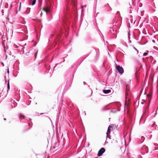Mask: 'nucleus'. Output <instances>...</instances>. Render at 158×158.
Wrapping results in <instances>:
<instances>
[{"instance_id": "obj_1", "label": "nucleus", "mask_w": 158, "mask_h": 158, "mask_svg": "<svg viewBox=\"0 0 158 158\" xmlns=\"http://www.w3.org/2000/svg\"><path fill=\"white\" fill-rule=\"evenodd\" d=\"M112 127L110 125L108 128L106 134V140L107 139V138H109L110 139V135L111 129L110 128H112Z\"/></svg>"}, {"instance_id": "obj_2", "label": "nucleus", "mask_w": 158, "mask_h": 158, "mask_svg": "<svg viewBox=\"0 0 158 158\" xmlns=\"http://www.w3.org/2000/svg\"><path fill=\"white\" fill-rule=\"evenodd\" d=\"M116 69L118 71V72L120 74H122L124 73V70L123 68L120 66L119 65L116 66Z\"/></svg>"}, {"instance_id": "obj_3", "label": "nucleus", "mask_w": 158, "mask_h": 158, "mask_svg": "<svg viewBox=\"0 0 158 158\" xmlns=\"http://www.w3.org/2000/svg\"><path fill=\"white\" fill-rule=\"evenodd\" d=\"M105 149L102 148L100 149V150L98 151V156H101L102 154L105 152Z\"/></svg>"}, {"instance_id": "obj_4", "label": "nucleus", "mask_w": 158, "mask_h": 158, "mask_svg": "<svg viewBox=\"0 0 158 158\" xmlns=\"http://www.w3.org/2000/svg\"><path fill=\"white\" fill-rule=\"evenodd\" d=\"M68 2L69 4L72 5L74 7H76L77 3L75 0H68Z\"/></svg>"}, {"instance_id": "obj_5", "label": "nucleus", "mask_w": 158, "mask_h": 158, "mask_svg": "<svg viewBox=\"0 0 158 158\" xmlns=\"http://www.w3.org/2000/svg\"><path fill=\"white\" fill-rule=\"evenodd\" d=\"M11 106L12 108L15 107L17 106V103L14 100H11Z\"/></svg>"}, {"instance_id": "obj_6", "label": "nucleus", "mask_w": 158, "mask_h": 158, "mask_svg": "<svg viewBox=\"0 0 158 158\" xmlns=\"http://www.w3.org/2000/svg\"><path fill=\"white\" fill-rule=\"evenodd\" d=\"M43 10L45 12L46 14H47V13L50 12V7H44L43 8Z\"/></svg>"}, {"instance_id": "obj_7", "label": "nucleus", "mask_w": 158, "mask_h": 158, "mask_svg": "<svg viewBox=\"0 0 158 158\" xmlns=\"http://www.w3.org/2000/svg\"><path fill=\"white\" fill-rule=\"evenodd\" d=\"M35 52V59L36 58L37 55L38 53V50H36V49H32L30 51V52Z\"/></svg>"}, {"instance_id": "obj_8", "label": "nucleus", "mask_w": 158, "mask_h": 158, "mask_svg": "<svg viewBox=\"0 0 158 158\" xmlns=\"http://www.w3.org/2000/svg\"><path fill=\"white\" fill-rule=\"evenodd\" d=\"M111 90L110 89L105 90L104 89L103 90V92L105 94H108L110 93Z\"/></svg>"}, {"instance_id": "obj_9", "label": "nucleus", "mask_w": 158, "mask_h": 158, "mask_svg": "<svg viewBox=\"0 0 158 158\" xmlns=\"http://www.w3.org/2000/svg\"><path fill=\"white\" fill-rule=\"evenodd\" d=\"M110 32L113 34H115V33H116L117 31L114 30V29L113 28H111L110 30Z\"/></svg>"}, {"instance_id": "obj_10", "label": "nucleus", "mask_w": 158, "mask_h": 158, "mask_svg": "<svg viewBox=\"0 0 158 158\" xmlns=\"http://www.w3.org/2000/svg\"><path fill=\"white\" fill-rule=\"evenodd\" d=\"M30 8H27V9H26V10H25V13L26 14H29L30 11Z\"/></svg>"}, {"instance_id": "obj_11", "label": "nucleus", "mask_w": 158, "mask_h": 158, "mask_svg": "<svg viewBox=\"0 0 158 158\" xmlns=\"http://www.w3.org/2000/svg\"><path fill=\"white\" fill-rule=\"evenodd\" d=\"M142 149L143 150L145 149V152L147 153L148 152V148L147 146H144L143 147Z\"/></svg>"}, {"instance_id": "obj_12", "label": "nucleus", "mask_w": 158, "mask_h": 158, "mask_svg": "<svg viewBox=\"0 0 158 158\" xmlns=\"http://www.w3.org/2000/svg\"><path fill=\"white\" fill-rule=\"evenodd\" d=\"M25 118L24 116L20 114L19 115V118L21 120L22 119H24Z\"/></svg>"}, {"instance_id": "obj_13", "label": "nucleus", "mask_w": 158, "mask_h": 158, "mask_svg": "<svg viewBox=\"0 0 158 158\" xmlns=\"http://www.w3.org/2000/svg\"><path fill=\"white\" fill-rule=\"evenodd\" d=\"M35 2H36V0H33V1H32V4H31V5L33 6V5H34L35 4Z\"/></svg>"}, {"instance_id": "obj_14", "label": "nucleus", "mask_w": 158, "mask_h": 158, "mask_svg": "<svg viewBox=\"0 0 158 158\" xmlns=\"http://www.w3.org/2000/svg\"><path fill=\"white\" fill-rule=\"evenodd\" d=\"M7 85V88H8V90H9L10 89V86L9 82H8Z\"/></svg>"}, {"instance_id": "obj_15", "label": "nucleus", "mask_w": 158, "mask_h": 158, "mask_svg": "<svg viewBox=\"0 0 158 158\" xmlns=\"http://www.w3.org/2000/svg\"><path fill=\"white\" fill-rule=\"evenodd\" d=\"M148 55V53L147 52H145L143 53V56H146Z\"/></svg>"}, {"instance_id": "obj_16", "label": "nucleus", "mask_w": 158, "mask_h": 158, "mask_svg": "<svg viewBox=\"0 0 158 158\" xmlns=\"http://www.w3.org/2000/svg\"><path fill=\"white\" fill-rule=\"evenodd\" d=\"M154 145H155V147L156 148L157 147H158V144H157L154 143Z\"/></svg>"}, {"instance_id": "obj_17", "label": "nucleus", "mask_w": 158, "mask_h": 158, "mask_svg": "<svg viewBox=\"0 0 158 158\" xmlns=\"http://www.w3.org/2000/svg\"><path fill=\"white\" fill-rule=\"evenodd\" d=\"M133 48H134V49H135L136 51H137V53H138V51L137 50V49L136 48H135V47H133Z\"/></svg>"}, {"instance_id": "obj_18", "label": "nucleus", "mask_w": 158, "mask_h": 158, "mask_svg": "<svg viewBox=\"0 0 158 158\" xmlns=\"http://www.w3.org/2000/svg\"><path fill=\"white\" fill-rule=\"evenodd\" d=\"M155 125V123H154L152 125V127H153L154 125Z\"/></svg>"}, {"instance_id": "obj_19", "label": "nucleus", "mask_w": 158, "mask_h": 158, "mask_svg": "<svg viewBox=\"0 0 158 158\" xmlns=\"http://www.w3.org/2000/svg\"><path fill=\"white\" fill-rule=\"evenodd\" d=\"M1 64H2V66H4V63H3V62H1Z\"/></svg>"}, {"instance_id": "obj_20", "label": "nucleus", "mask_w": 158, "mask_h": 158, "mask_svg": "<svg viewBox=\"0 0 158 158\" xmlns=\"http://www.w3.org/2000/svg\"><path fill=\"white\" fill-rule=\"evenodd\" d=\"M141 139H142V140H144V137H143V136H142V137H141Z\"/></svg>"}, {"instance_id": "obj_21", "label": "nucleus", "mask_w": 158, "mask_h": 158, "mask_svg": "<svg viewBox=\"0 0 158 158\" xmlns=\"http://www.w3.org/2000/svg\"><path fill=\"white\" fill-rule=\"evenodd\" d=\"M26 124V125H27V126H29V124H28V123H27Z\"/></svg>"}, {"instance_id": "obj_22", "label": "nucleus", "mask_w": 158, "mask_h": 158, "mask_svg": "<svg viewBox=\"0 0 158 158\" xmlns=\"http://www.w3.org/2000/svg\"><path fill=\"white\" fill-rule=\"evenodd\" d=\"M144 102H144V101L143 102H141V104H144Z\"/></svg>"}, {"instance_id": "obj_23", "label": "nucleus", "mask_w": 158, "mask_h": 158, "mask_svg": "<svg viewBox=\"0 0 158 158\" xmlns=\"http://www.w3.org/2000/svg\"><path fill=\"white\" fill-rule=\"evenodd\" d=\"M7 72L8 73H9V70L8 69H7Z\"/></svg>"}, {"instance_id": "obj_24", "label": "nucleus", "mask_w": 158, "mask_h": 158, "mask_svg": "<svg viewBox=\"0 0 158 158\" xmlns=\"http://www.w3.org/2000/svg\"><path fill=\"white\" fill-rule=\"evenodd\" d=\"M83 84L84 85H85L86 84V83L85 82H83Z\"/></svg>"}, {"instance_id": "obj_25", "label": "nucleus", "mask_w": 158, "mask_h": 158, "mask_svg": "<svg viewBox=\"0 0 158 158\" xmlns=\"http://www.w3.org/2000/svg\"><path fill=\"white\" fill-rule=\"evenodd\" d=\"M21 2H20V7H19V9H20V7H21Z\"/></svg>"}, {"instance_id": "obj_26", "label": "nucleus", "mask_w": 158, "mask_h": 158, "mask_svg": "<svg viewBox=\"0 0 158 158\" xmlns=\"http://www.w3.org/2000/svg\"><path fill=\"white\" fill-rule=\"evenodd\" d=\"M129 43H130L131 42V40H129Z\"/></svg>"}, {"instance_id": "obj_27", "label": "nucleus", "mask_w": 158, "mask_h": 158, "mask_svg": "<svg viewBox=\"0 0 158 158\" xmlns=\"http://www.w3.org/2000/svg\"><path fill=\"white\" fill-rule=\"evenodd\" d=\"M129 32H128V35L129 36Z\"/></svg>"}, {"instance_id": "obj_28", "label": "nucleus", "mask_w": 158, "mask_h": 158, "mask_svg": "<svg viewBox=\"0 0 158 158\" xmlns=\"http://www.w3.org/2000/svg\"><path fill=\"white\" fill-rule=\"evenodd\" d=\"M4 120H6V118H4Z\"/></svg>"}, {"instance_id": "obj_29", "label": "nucleus", "mask_w": 158, "mask_h": 158, "mask_svg": "<svg viewBox=\"0 0 158 158\" xmlns=\"http://www.w3.org/2000/svg\"><path fill=\"white\" fill-rule=\"evenodd\" d=\"M84 114H85V115H86V113L85 112H84Z\"/></svg>"}, {"instance_id": "obj_30", "label": "nucleus", "mask_w": 158, "mask_h": 158, "mask_svg": "<svg viewBox=\"0 0 158 158\" xmlns=\"http://www.w3.org/2000/svg\"><path fill=\"white\" fill-rule=\"evenodd\" d=\"M84 114H85V115H86V113L85 112H84Z\"/></svg>"}, {"instance_id": "obj_31", "label": "nucleus", "mask_w": 158, "mask_h": 158, "mask_svg": "<svg viewBox=\"0 0 158 158\" xmlns=\"http://www.w3.org/2000/svg\"><path fill=\"white\" fill-rule=\"evenodd\" d=\"M119 13V11H118V12H117V13Z\"/></svg>"}, {"instance_id": "obj_32", "label": "nucleus", "mask_w": 158, "mask_h": 158, "mask_svg": "<svg viewBox=\"0 0 158 158\" xmlns=\"http://www.w3.org/2000/svg\"><path fill=\"white\" fill-rule=\"evenodd\" d=\"M42 12H41V14H41V15H42Z\"/></svg>"}, {"instance_id": "obj_33", "label": "nucleus", "mask_w": 158, "mask_h": 158, "mask_svg": "<svg viewBox=\"0 0 158 158\" xmlns=\"http://www.w3.org/2000/svg\"><path fill=\"white\" fill-rule=\"evenodd\" d=\"M43 114V113H41V114Z\"/></svg>"}, {"instance_id": "obj_34", "label": "nucleus", "mask_w": 158, "mask_h": 158, "mask_svg": "<svg viewBox=\"0 0 158 158\" xmlns=\"http://www.w3.org/2000/svg\"><path fill=\"white\" fill-rule=\"evenodd\" d=\"M64 60H65L64 59V60H63V62H64Z\"/></svg>"}, {"instance_id": "obj_35", "label": "nucleus", "mask_w": 158, "mask_h": 158, "mask_svg": "<svg viewBox=\"0 0 158 158\" xmlns=\"http://www.w3.org/2000/svg\"><path fill=\"white\" fill-rule=\"evenodd\" d=\"M17 46V47H16V48H17L18 47L17 46Z\"/></svg>"}, {"instance_id": "obj_36", "label": "nucleus", "mask_w": 158, "mask_h": 158, "mask_svg": "<svg viewBox=\"0 0 158 158\" xmlns=\"http://www.w3.org/2000/svg\"><path fill=\"white\" fill-rule=\"evenodd\" d=\"M17 46V47H16V48H17L18 47L17 46Z\"/></svg>"}, {"instance_id": "obj_37", "label": "nucleus", "mask_w": 158, "mask_h": 158, "mask_svg": "<svg viewBox=\"0 0 158 158\" xmlns=\"http://www.w3.org/2000/svg\"><path fill=\"white\" fill-rule=\"evenodd\" d=\"M81 8H83V6H81Z\"/></svg>"}, {"instance_id": "obj_38", "label": "nucleus", "mask_w": 158, "mask_h": 158, "mask_svg": "<svg viewBox=\"0 0 158 158\" xmlns=\"http://www.w3.org/2000/svg\"><path fill=\"white\" fill-rule=\"evenodd\" d=\"M107 5H109V4L108 3L107 4Z\"/></svg>"}, {"instance_id": "obj_39", "label": "nucleus", "mask_w": 158, "mask_h": 158, "mask_svg": "<svg viewBox=\"0 0 158 158\" xmlns=\"http://www.w3.org/2000/svg\"><path fill=\"white\" fill-rule=\"evenodd\" d=\"M29 119H30V120H31V118H29Z\"/></svg>"}, {"instance_id": "obj_40", "label": "nucleus", "mask_w": 158, "mask_h": 158, "mask_svg": "<svg viewBox=\"0 0 158 158\" xmlns=\"http://www.w3.org/2000/svg\"><path fill=\"white\" fill-rule=\"evenodd\" d=\"M157 149L158 150V148H157Z\"/></svg>"}]
</instances>
